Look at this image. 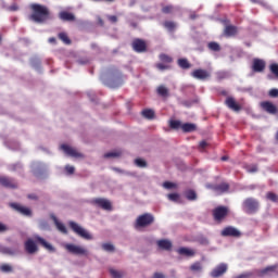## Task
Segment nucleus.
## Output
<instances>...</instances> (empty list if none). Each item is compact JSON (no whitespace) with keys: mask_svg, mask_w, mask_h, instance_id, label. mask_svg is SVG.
<instances>
[{"mask_svg":"<svg viewBox=\"0 0 278 278\" xmlns=\"http://www.w3.org/2000/svg\"><path fill=\"white\" fill-rule=\"evenodd\" d=\"M163 188H165L166 190H173V188H177V184L165 181L163 182Z\"/></svg>","mask_w":278,"mask_h":278,"instance_id":"c03bdc74","label":"nucleus"},{"mask_svg":"<svg viewBox=\"0 0 278 278\" xmlns=\"http://www.w3.org/2000/svg\"><path fill=\"white\" fill-rule=\"evenodd\" d=\"M177 64L179 68H182V71H188L189 68H192V63L188 61V59H178Z\"/></svg>","mask_w":278,"mask_h":278,"instance_id":"b1692460","label":"nucleus"},{"mask_svg":"<svg viewBox=\"0 0 278 278\" xmlns=\"http://www.w3.org/2000/svg\"><path fill=\"white\" fill-rule=\"evenodd\" d=\"M159 60L161 62H163L164 64H172V62H173V58H170L168 54H164V53L159 55Z\"/></svg>","mask_w":278,"mask_h":278,"instance_id":"72a5a7b5","label":"nucleus"},{"mask_svg":"<svg viewBox=\"0 0 278 278\" xmlns=\"http://www.w3.org/2000/svg\"><path fill=\"white\" fill-rule=\"evenodd\" d=\"M275 270H277V266L275 265L267 266L264 269H261L258 275L260 277H264V275H268V273H275Z\"/></svg>","mask_w":278,"mask_h":278,"instance_id":"cd10ccee","label":"nucleus"},{"mask_svg":"<svg viewBox=\"0 0 278 278\" xmlns=\"http://www.w3.org/2000/svg\"><path fill=\"white\" fill-rule=\"evenodd\" d=\"M59 40H62V42H64V45H71V38H68V34L66 33H59Z\"/></svg>","mask_w":278,"mask_h":278,"instance_id":"473e14b6","label":"nucleus"},{"mask_svg":"<svg viewBox=\"0 0 278 278\" xmlns=\"http://www.w3.org/2000/svg\"><path fill=\"white\" fill-rule=\"evenodd\" d=\"M213 220L220 225L229 216V207L227 206H217L212 211Z\"/></svg>","mask_w":278,"mask_h":278,"instance_id":"20e7f679","label":"nucleus"},{"mask_svg":"<svg viewBox=\"0 0 278 278\" xmlns=\"http://www.w3.org/2000/svg\"><path fill=\"white\" fill-rule=\"evenodd\" d=\"M35 241L38 242V244H40L41 247H43V249H47V251H50L53 253V251H55V248H53V245L49 242H47V240H45L42 237L40 236H35Z\"/></svg>","mask_w":278,"mask_h":278,"instance_id":"412c9836","label":"nucleus"},{"mask_svg":"<svg viewBox=\"0 0 278 278\" xmlns=\"http://www.w3.org/2000/svg\"><path fill=\"white\" fill-rule=\"evenodd\" d=\"M155 67L159 70V71H170V65H166L164 63H156L155 64Z\"/></svg>","mask_w":278,"mask_h":278,"instance_id":"37998d69","label":"nucleus"},{"mask_svg":"<svg viewBox=\"0 0 278 278\" xmlns=\"http://www.w3.org/2000/svg\"><path fill=\"white\" fill-rule=\"evenodd\" d=\"M92 203L106 212H112V202H110L108 199L97 198L92 201Z\"/></svg>","mask_w":278,"mask_h":278,"instance_id":"9b49d317","label":"nucleus"},{"mask_svg":"<svg viewBox=\"0 0 278 278\" xmlns=\"http://www.w3.org/2000/svg\"><path fill=\"white\" fill-rule=\"evenodd\" d=\"M181 130L184 134H192V131H197V124L185 123L181 126Z\"/></svg>","mask_w":278,"mask_h":278,"instance_id":"393cba45","label":"nucleus"},{"mask_svg":"<svg viewBox=\"0 0 278 278\" xmlns=\"http://www.w3.org/2000/svg\"><path fill=\"white\" fill-rule=\"evenodd\" d=\"M247 170L249 173H257V165H248Z\"/></svg>","mask_w":278,"mask_h":278,"instance_id":"5fc2aeb1","label":"nucleus"},{"mask_svg":"<svg viewBox=\"0 0 278 278\" xmlns=\"http://www.w3.org/2000/svg\"><path fill=\"white\" fill-rule=\"evenodd\" d=\"M156 244L161 251H170L173 249V242L168 239H161L156 241Z\"/></svg>","mask_w":278,"mask_h":278,"instance_id":"aec40b11","label":"nucleus"},{"mask_svg":"<svg viewBox=\"0 0 278 278\" xmlns=\"http://www.w3.org/2000/svg\"><path fill=\"white\" fill-rule=\"evenodd\" d=\"M49 42H50L51 45H55V42H56L55 37L49 38Z\"/></svg>","mask_w":278,"mask_h":278,"instance_id":"0e129e2a","label":"nucleus"},{"mask_svg":"<svg viewBox=\"0 0 278 278\" xmlns=\"http://www.w3.org/2000/svg\"><path fill=\"white\" fill-rule=\"evenodd\" d=\"M227 273V264L222 263L211 271V277L218 278L223 277Z\"/></svg>","mask_w":278,"mask_h":278,"instance_id":"2eb2a0df","label":"nucleus"},{"mask_svg":"<svg viewBox=\"0 0 278 278\" xmlns=\"http://www.w3.org/2000/svg\"><path fill=\"white\" fill-rule=\"evenodd\" d=\"M173 12H175V7H173V4H167L162 8L163 14H173Z\"/></svg>","mask_w":278,"mask_h":278,"instance_id":"ea45409f","label":"nucleus"},{"mask_svg":"<svg viewBox=\"0 0 278 278\" xmlns=\"http://www.w3.org/2000/svg\"><path fill=\"white\" fill-rule=\"evenodd\" d=\"M0 270L2 273H12L13 268L8 264H3V265L0 266Z\"/></svg>","mask_w":278,"mask_h":278,"instance_id":"de8ad7c7","label":"nucleus"},{"mask_svg":"<svg viewBox=\"0 0 278 278\" xmlns=\"http://www.w3.org/2000/svg\"><path fill=\"white\" fill-rule=\"evenodd\" d=\"M261 108H262V110H264V112H267V114L275 115V114L278 113L277 105H275L270 101H263V102H261Z\"/></svg>","mask_w":278,"mask_h":278,"instance_id":"ddd939ff","label":"nucleus"},{"mask_svg":"<svg viewBox=\"0 0 278 278\" xmlns=\"http://www.w3.org/2000/svg\"><path fill=\"white\" fill-rule=\"evenodd\" d=\"M142 116L144 118L151 119L155 117V112L151 109H146L142 111Z\"/></svg>","mask_w":278,"mask_h":278,"instance_id":"2f4dec72","label":"nucleus"},{"mask_svg":"<svg viewBox=\"0 0 278 278\" xmlns=\"http://www.w3.org/2000/svg\"><path fill=\"white\" fill-rule=\"evenodd\" d=\"M104 157H121V152H108Z\"/></svg>","mask_w":278,"mask_h":278,"instance_id":"3c124183","label":"nucleus"},{"mask_svg":"<svg viewBox=\"0 0 278 278\" xmlns=\"http://www.w3.org/2000/svg\"><path fill=\"white\" fill-rule=\"evenodd\" d=\"M110 76L111 79H121L123 77V74H121V71H118V68L113 67L110 70Z\"/></svg>","mask_w":278,"mask_h":278,"instance_id":"c85d7f7f","label":"nucleus"},{"mask_svg":"<svg viewBox=\"0 0 278 278\" xmlns=\"http://www.w3.org/2000/svg\"><path fill=\"white\" fill-rule=\"evenodd\" d=\"M238 35V27L233 25H227L224 29V36L231 38Z\"/></svg>","mask_w":278,"mask_h":278,"instance_id":"4be33fe9","label":"nucleus"},{"mask_svg":"<svg viewBox=\"0 0 278 278\" xmlns=\"http://www.w3.org/2000/svg\"><path fill=\"white\" fill-rule=\"evenodd\" d=\"M28 8L30 11L28 18L29 21H33V23L42 25L43 23H47L49 18H51V11L47 5L40 3H30Z\"/></svg>","mask_w":278,"mask_h":278,"instance_id":"f257e3e1","label":"nucleus"},{"mask_svg":"<svg viewBox=\"0 0 278 278\" xmlns=\"http://www.w3.org/2000/svg\"><path fill=\"white\" fill-rule=\"evenodd\" d=\"M207 47L210 51H216V52L220 51V45H218V42L216 41L208 42Z\"/></svg>","mask_w":278,"mask_h":278,"instance_id":"4c0bfd02","label":"nucleus"},{"mask_svg":"<svg viewBox=\"0 0 278 278\" xmlns=\"http://www.w3.org/2000/svg\"><path fill=\"white\" fill-rule=\"evenodd\" d=\"M270 71L273 73V75H275L276 77H278V64L277 63H274L270 65Z\"/></svg>","mask_w":278,"mask_h":278,"instance_id":"8fccbe9b","label":"nucleus"},{"mask_svg":"<svg viewBox=\"0 0 278 278\" xmlns=\"http://www.w3.org/2000/svg\"><path fill=\"white\" fill-rule=\"evenodd\" d=\"M266 197L273 203H278V195L275 192H267Z\"/></svg>","mask_w":278,"mask_h":278,"instance_id":"79ce46f5","label":"nucleus"},{"mask_svg":"<svg viewBox=\"0 0 278 278\" xmlns=\"http://www.w3.org/2000/svg\"><path fill=\"white\" fill-rule=\"evenodd\" d=\"M24 248L26 253H28L29 255H34V253H38V245H36V242H34V240L31 239H28L25 241Z\"/></svg>","mask_w":278,"mask_h":278,"instance_id":"dca6fc26","label":"nucleus"},{"mask_svg":"<svg viewBox=\"0 0 278 278\" xmlns=\"http://www.w3.org/2000/svg\"><path fill=\"white\" fill-rule=\"evenodd\" d=\"M163 27H165V29H167V31H173L174 29L177 28V24L173 21H165L163 23Z\"/></svg>","mask_w":278,"mask_h":278,"instance_id":"c756f323","label":"nucleus"},{"mask_svg":"<svg viewBox=\"0 0 278 278\" xmlns=\"http://www.w3.org/2000/svg\"><path fill=\"white\" fill-rule=\"evenodd\" d=\"M256 186L255 185H250L248 186V190H255Z\"/></svg>","mask_w":278,"mask_h":278,"instance_id":"69168bd1","label":"nucleus"},{"mask_svg":"<svg viewBox=\"0 0 278 278\" xmlns=\"http://www.w3.org/2000/svg\"><path fill=\"white\" fill-rule=\"evenodd\" d=\"M220 236H223V238H240L242 232L233 226H227L222 230Z\"/></svg>","mask_w":278,"mask_h":278,"instance_id":"0eeeda50","label":"nucleus"},{"mask_svg":"<svg viewBox=\"0 0 278 278\" xmlns=\"http://www.w3.org/2000/svg\"><path fill=\"white\" fill-rule=\"evenodd\" d=\"M167 199L174 203H177L179 201V193H169L167 194Z\"/></svg>","mask_w":278,"mask_h":278,"instance_id":"49530a36","label":"nucleus"},{"mask_svg":"<svg viewBox=\"0 0 278 278\" xmlns=\"http://www.w3.org/2000/svg\"><path fill=\"white\" fill-rule=\"evenodd\" d=\"M152 278H166V276H164L162 273H154Z\"/></svg>","mask_w":278,"mask_h":278,"instance_id":"680f3d73","label":"nucleus"},{"mask_svg":"<svg viewBox=\"0 0 278 278\" xmlns=\"http://www.w3.org/2000/svg\"><path fill=\"white\" fill-rule=\"evenodd\" d=\"M27 199H30L31 201H38V195H36V193H30L27 195Z\"/></svg>","mask_w":278,"mask_h":278,"instance_id":"052dcab7","label":"nucleus"},{"mask_svg":"<svg viewBox=\"0 0 278 278\" xmlns=\"http://www.w3.org/2000/svg\"><path fill=\"white\" fill-rule=\"evenodd\" d=\"M17 168H23V166L21 165V163H16L10 166L11 170H16Z\"/></svg>","mask_w":278,"mask_h":278,"instance_id":"bf43d9fd","label":"nucleus"},{"mask_svg":"<svg viewBox=\"0 0 278 278\" xmlns=\"http://www.w3.org/2000/svg\"><path fill=\"white\" fill-rule=\"evenodd\" d=\"M242 207L247 214H255L260 210V202L253 198H247Z\"/></svg>","mask_w":278,"mask_h":278,"instance_id":"39448f33","label":"nucleus"},{"mask_svg":"<svg viewBox=\"0 0 278 278\" xmlns=\"http://www.w3.org/2000/svg\"><path fill=\"white\" fill-rule=\"evenodd\" d=\"M190 270H192L193 273H201V270H203V266L200 262H195L190 266Z\"/></svg>","mask_w":278,"mask_h":278,"instance_id":"c9c22d12","label":"nucleus"},{"mask_svg":"<svg viewBox=\"0 0 278 278\" xmlns=\"http://www.w3.org/2000/svg\"><path fill=\"white\" fill-rule=\"evenodd\" d=\"M184 124H181V122L177 121V119H170L169 121V127L170 129H181V126Z\"/></svg>","mask_w":278,"mask_h":278,"instance_id":"f704fd0d","label":"nucleus"},{"mask_svg":"<svg viewBox=\"0 0 278 278\" xmlns=\"http://www.w3.org/2000/svg\"><path fill=\"white\" fill-rule=\"evenodd\" d=\"M248 277H251V274H242V275H239L237 278H248Z\"/></svg>","mask_w":278,"mask_h":278,"instance_id":"e2e57ef3","label":"nucleus"},{"mask_svg":"<svg viewBox=\"0 0 278 278\" xmlns=\"http://www.w3.org/2000/svg\"><path fill=\"white\" fill-rule=\"evenodd\" d=\"M110 275H111L112 278H123L125 273L118 271V270H116L114 268H111L110 269Z\"/></svg>","mask_w":278,"mask_h":278,"instance_id":"e433bc0d","label":"nucleus"},{"mask_svg":"<svg viewBox=\"0 0 278 278\" xmlns=\"http://www.w3.org/2000/svg\"><path fill=\"white\" fill-rule=\"evenodd\" d=\"M0 186H3V188H11L12 190L18 188V185L13 178L0 176Z\"/></svg>","mask_w":278,"mask_h":278,"instance_id":"f8f14e48","label":"nucleus"},{"mask_svg":"<svg viewBox=\"0 0 278 278\" xmlns=\"http://www.w3.org/2000/svg\"><path fill=\"white\" fill-rule=\"evenodd\" d=\"M102 249L109 253H114V245L112 243L102 244Z\"/></svg>","mask_w":278,"mask_h":278,"instance_id":"a18cd8bd","label":"nucleus"},{"mask_svg":"<svg viewBox=\"0 0 278 278\" xmlns=\"http://www.w3.org/2000/svg\"><path fill=\"white\" fill-rule=\"evenodd\" d=\"M91 49H99V45H97V43H91Z\"/></svg>","mask_w":278,"mask_h":278,"instance_id":"338daca9","label":"nucleus"},{"mask_svg":"<svg viewBox=\"0 0 278 278\" xmlns=\"http://www.w3.org/2000/svg\"><path fill=\"white\" fill-rule=\"evenodd\" d=\"M155 223V217L151 213H144L139 215L135 222L136 229H140L142 227H149V225H153Z\"/></svg>","mask_w":278,"mask_h":278,"instance_id":"7ed1b4c3","label":"nucleus"},{"mask_svg":"<svg viewBox=\"0 0 278 278\" xmlns=\"http://www.w3.org/2000/svg\"><path fill=\"white\" fill-rule=\"evenodd\" d=\"M135 164L139 168H147V161H144V159H136Z\"/></svg>","mask_w":278,"mask_h":278,"instance_id":"a19ab883","label":"nucleus"},{"mask_svg":"<svg viewBox=\"0 0 278 278\" xmlns=\"http://www.w3.org/2000/svg\"><path fill=\"white\" fill-rule=\"evenodd\" d=\"M8 229L9 228L3 223L0 222V233H5V231H8Z\"/></svg>","mask_w":278,"mask_h":278,"instance_id":"13d9d810","label":"nucleus"},{"mask_svg":"<svg viewBox=\"0 0 278 278\" xmlns=\"http://www.w3.org/2000/svg\"><path fill=\"white\" fill-rule=\"evenodd\" d=\"M191 76L200 81H205L212 77V74L207 70L198 68L191 73Z\"/></svg>","mask_w":278,"mask_h":278,"instance_id":"1a4fd4ad","label":"nucleus"},{"mask_svg":"<svg viewBox=\"0 0 278 278\" xmlns=\"http://www.w3.org/2000/svg\"><path fill=\"white\" fill-rule=\"evenodd\" d=\"M229 184L220 182L219 185H215L212 187V190L216 192V194H225V192H229Z\"/></svg>","mask_w":278,"mask_h":278,"instance_id":"a211bd4d","label":"nucleus"},{"mask_svg":"<svg viewBox=\"0 0 278 278\" xmlns=\"http://www.w3.org/2000/svg\"><path fill=\"white\" fill-rule=\"evenodd\" d=\"M68 226H70V229H72V231L76 233V236H79V238H83V240H93L92 235L89 233V231L86 230L84 227H81L79 224L75 222H70Z\"/></svg>","mask_w":278,"mask_h":278,"instance_id":"f03ea898","label":"nucleus"},{"mask_svg":"<svg viewBox=\"0 0 278 278\" xmlns=\"http://www.w3.org/2000/svg\"><path fill=\"white\" fill-rule=\"evenodd\" d=\"M108 18L111 23H118V17H116V15H109Z\"/></svg>","mask_w":278,"mask_h":278,"instance_id":"4d7b16f0","label":"nucleus"},{"mask_svg":"<svg viewBox=\"0 0 278 278\" xmlns=\"http://www.w3.org/2000/svg\"><path fill=\"white\" fill-rule=\"evenodd\" d=\"M54 220V225L56 227V229L59 231H61V233H68V230L66 229V226H64V224H62L60 220H58L56 217H53Z\"/></svg>","mask_w":278,"mask_h":278,"instance_id":"a878e982","label":"nucleus"},{"mask_svg":"<svg viewBox=\"0 0 278 278\" xmlns=\"http://www.w3.org/2000/svg\"><path fill=\"white\" fill-rule=\"evenodd\" d=\"M207 147V141H201L199 143L200 151H204V149Z\"/></svg>","mask_w":278,"mask_h":278,"instance_id":"6e6d98bb","label":"nucleus"},{"mask_svg":"<svg viewBox=\"0 0 278 278\" xmlns=\"http://www.w3.org/2000/svg\"><path fill=\"white\" fill-rule=\"evenodd\" d=\"M12 210L17 212L18 214H22V216H31V208L24 206L22 204H18L16 202H12L9 204Z\"/></svg>","mask_w":278,"mask_h":278,"instance_id":"9d476101","label":"nucleus"},{"mask_svg":"<svg viewBox=\"0 0 278 278\" xmlns=\"http://www.w3.org/2000/svg\"><path fill=\"white\" fill-rule=\"evenodd\" d=\"M131 47L136 53H147V41L140 38H136L131 42Z\"/></svg>","mask_w":278,"mask_h":278,"instance_id":"6e6552de","label":"nucleus"},{"mask_svg":"<svg viewBox=\"0 0 278 278\" xmlns=\"http://www.w3.org/2000/svg\"><path fill=\"white\" fill-rule=\"evenodd\" d=\"M225 104L227 105V108H229V110H232V112H240V110H242V106L238 104V102H236V99H233L232 97H228L225 101Z\"/></svg>","mask_w":278,"mask_h":278,"instance_id":"f3484780","label":"nucleus"},{"mask_svg":"<svg viewBox=\"0 0 278 278\" xmlns=\"http://www.w3.org/2000/svg\"><path fill=\"white\" fill-rule=\"evenodd\" d=\"M11 10H12L13 12H16V10H18V7H11Z\"/></svg>","mask_w":278,"mask_h":278,"instance_id":"774afa93","label":"nucleus"},{"mask_svg":"<svg viewBox=\"0 0 278 278\" xmlns=\"http://www.w3.org/2000/svg\"><path fill=\"white\" fill-rule=\"evenodd\" d=\"M156 92L160 94V97H168V88H166L164 85L159 86Z\"/></svg>","mask_w":278,"mask_h":278,"instance_id":"7c9ffc66","label":"nucleus"},{"mask_svg":"<svg viewBox=\"0 0 278 278\" xmlns=\"http://www.w3.org/2000/svg\"><path fill=\"white\" fill-rule=\"evenodd\" d=\"M0 253H3L4 255H14V252L10 248H3L0 247Z\"/></svg>","mask_w":278,"mask_h":278,"instance_id":"09e8293b","label":"nucleus"},{"mask_svg":"<svg viewBox=\"0 0 278 278\" xmlns=\"http://www.w3.org/2000/svg\"><path fill=\"white\" fill-rule=\"evenodd\" d=\"M268 96L271 97V99H277V97H278V89L269 90Z\"/></svg>","mask_w":278,"mask_h":278,"instance_id":"603ef678","label":"nucleus"},{"mask_svg":"<svg viewBox=\"0 0 278 278\" xmlns=\"http://www.w3.org/2000/svg\"><path fill=\"white\" fill-rule=\"evenodd\" d=\"M65 170H66L67 175H74L75 174V167H73L71 165H66Z\"/></svg>","mask_w":278,"mask_h":278,"instance_id":"864d4df0","label":"nucleus"},{"mask_svg":"<svg viewBox=\"0 0 278 278\" xmlns=\"http://www.w3.org/2000/svg\"><path fill=\"white\" fill-rule=\"evenodd\" d=\"M59 16L61 21H75V15L66 11L61 12Z\"/></svg>","mask_w":278,"mask_h":278,"instance_id":"bb28decb","label":"nucleus"},{"mask_svg":"<svg viewBox=\"0 0 278 278\" xmlns=\"http://www.w3.org/2000/svg\"><path fill=\"white\" fill-rule=\"evenodd\" d=\"M61 149L66 155H70V157H81V154L71 146L62 144Z\"/></svg>","mask_w":278,"mask_h":278,"instance_id":"6ab92c4d","label":"nucleus"},{"mask_svg":"<svg viewBox=\"0 0 278 278\" xmlns=\"http://www.w3.org/2000/svg\"><path fill=\"white\" fill-rule=\"evenodd\" d=\"M65 249L72 255H88V250H86L84 247H80V245L67 243L65 244Z\"/></svg>","mask_w":278,"mask_h":278,"instance_id":"423d86ee","label":"nucleus"},{"mask_svg":"<svg viewBox=\"0 0 278 278\" xmlns=\"http://www.w3.org/2000/svg\"><path fill=\"white\" fill-rule=\"evenodd\" d=\"M266 68V62L262 59H254L252 62V71L254 73H264Z\"/></svg>","mask_w":278,"mask_h":278,"instance_id":"4468645a","label":"nucleus"},{"mask_svg":"<svg viewBox=\"0 0 278 278\" xmlns=\"http://www.w3.org/2000/svg\"><path fill=\"white\" fill-rule=\"evenodd\" d=\"M186 199L188 201H197V192L194 190H189L186 192Z\"/></svg>","mask_w":278,"mask_h":278,"instance_id":"58836bf2","label":"nucleus"},{"mask_svg":"<svg viewBox=\"0 0 278 278\" xmlns=\"http://www.w3.org/2000/svg\"><path fill=\"white\" fill-rule=\"evenodd\" d=\"M177 253L179 255H185L186 257H194V255H197V252L194 250L188 248H179L177 250Z\"/></svg>","mask_w":278,"mask_h":278,"instance_id":"5701e85b","label":"nucleus"}]
</instances>
